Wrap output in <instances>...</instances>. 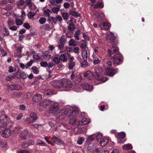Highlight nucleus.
I'll use <instances>...</instances> for the list:
<instances>
[{
	"mask_svg": "<svg viewBox=\"0 0 153 153\" xmlns=\"http://www.w3.org/2000/svg\"><path fill=\"white\" fill-rule=\"evenodd\" d=\"M71 110L65 109L60 111L59 113L58 117H56L57 121L61 120L66 117H70L71 115L74 118L79 115V112L77 110H72V112L71 111Z\"/></svg>",
	"mask_w": 153,
	"mask_h": 153,
	"instance_id": "f257e3e1",
	"label": "nucleus"
},
{
	"mask_svg": "<svg viewBox=\"0 0 153 153\" xmlns=\"http://www.w3.org/2000/svg\"><path fill=\"white\" fill-rule=\"evenodd\" d=\"M39 104L41 106L44 107L51 105L50 111L52 113H55L56 112L58 109V104L57 102H54L50 100H46L40 102Z\"/></svg>",
	"mask_w": 153,
	"mask_h": 153,
	"instance_id": "f03ea898",
	"label": "nucleus"
},
{
	"mask_svg": "<svg viewBox=\"0 0 153 153\" xmlns=\"http://www.w3.org/2000/svg\"><path fill=\"white\" fill-rule=\"evenodd\" d=\"M0 120L1 123L4 125L3 126H0V133L4 130L7 126L10 127L13 123L8 116L5 114H2L1 116Z\"/></svg>",
	"mask_w": 153,
	"mask_h": 153,
	"instance_id": "7ed1b4c3",
	"label": "nucleus"
},
{
	"mask_svg": "<svg viewBox=\"0 0 153 153\" xmlns=\"http://www.w3.org/2000/svg\"><path fill=\"white\" fill-rule=\"evenodd\" d=\"M93 89V87L87 84H82L80 87H77L76 89L77 92H80L83 91V89L91 91Z\"/></svg>",
	"mask_w": 153,
	"mask_h": 153,
	"instance_id": "20e7f679",
	"label": "nucleus"
},
{
	"mask_svg": "<svg viewBox=\"0 0 153 153\" xmlns=\"http://www.w3.org/2000/svg\"><path fill=\"white\" fill-rule=\"evenodd\" d=\"M102 69L101 67H98L95 69V71L96 74L97 76L99 77L97 78V79L99 81H102L104 82H106L107 79L105 77L102 76L101 77L100 74L102 72Z\"/></svg>",
	"mask_w": 153,
	"mask_h": 153,
	"instance_id": "39448f33",
	"label": "nucleus"
},
{
	"mask_svg": "<svg viewBox=\"0 0 153 153\" xmlns=\"http://www.w3.org/2000/svg\"><path fill=\"white\" fill-rule=\"evenodd\" d=\"M63 87L65 88L67 91H70L73 88V85L70 80L63 79Z\"/></svg>",
	"mask_w": 153,
	"mask_h": 153,
	"instance_id": "423d86ee",
	"label": "nucleus"
},
{
	"mask_svg": "<svg viewBox=\"0 0 153 153\" xmlns=\"http://www.w3.org/2000/svg\"><path fill=\"white\" fill-rule=\"evenodd\" d=\"M94 15L96 16L97 22H100L104 20L105 19V15L102 12L96 11L94 12Z\"/></svg>",
	"mask_w": 153,
	"mask_h": 153,
	"instance_id": "0eeeda50",
	"label": "nucleus"
},
{
	"mask_svg": "<svg viewBox=\"0 0 153 153\" xmlns=\"http://www.w3.org/2000/svg\"><path fill=\"white\" fill-rule=\"evenodd\" d=\"M123 57L122 55L119 53H116L114 58V63L118 65L122 63Z\"/></svg>",
	"mask_w": 153,
	"mask_h": 153,
	"instance_id": "6e6552de",
	"label": "nucleus"
},
{
	"mask_svg": "<svg viewBox=\"0 0 153 153\" xmlns=\"http://www.w3.org/2000/svg\"><path fill=\"white\" fill-rule=\"evenodd\" d=\"M117 72V70L112 68H107L105 71L104 74L105 75L110 76H113Z\"/></svg>",
	"mask_w": 153,
	"mask_h": 153,
	"instance_id": "1a4fd4ad",
	"label": "nucleus"
},
{
	"mask_svg": "<svg viewBox=\"0 0 153 153\" xmlns=\"http://www.w3.org/2000/svg\"><path fill=\"white\" fill-rule=\"evenodd\" d=\"M63 79L61 80H56L52 82V84L55 88H60L63 87Z\"/></svg>",
	"mask_w": 153,
	"mask_h": 153,
	"instance_id": "9d476101",
	"label": "nucleus"
},
{
	"mask_svg": "<svg viewBox=\"0 0 153 153\" xmlns=\"http://www.w3.org/2000/svg\"><path fill=\"white\" fill-rule=\"evenodd\" d=\"M126 136V134L124 132H121L118 134L117 141L120 143L124 142L125 140L124 137Z\"/></svg>",
	"mask_w": 153,
	"mask_h": 153,
	"instance_id": "9b49d317",
	"label": "nucleus"
},
{
	"mask_svg": "<svg viewBox=\"0 0 153 153\" xmlns=\"http://www.w3.org/2000/svg\"><path fill=\"white\" fill-rule=\"evenodd\" d=\"M25 2L29 8L31 10H34L36 9V7L31 0H25Z\"/></svg>",
	"mask_w": 153,
	"mask_h": 153,
	"instance_id": "f8f14e48",
	"label": "nucleus"
},
{
	"mask_svg": "<svg viewBox=\"0 0 153 153\" xmlns=\"http://www.w3.org/2000/svg\"><path fill=\"white\" fill-rule=\"evenodd\" d=\"M99 26L102 30H107L110 27V24L106 22H101L99 25Z\"/></svg>",
	"mask_w": 153,
	"mask_h": 153,
	"instance_id": "ddd939ff",
	"label": "nucleus"
},
{
	"mask_svg": "<svg viewBox=\"0 0 153 153\" xmlns=\"http://www.w3.org/2000/svg\"><path fill=\"white\" fill-rule=\"evenodd\" d=\"M108 53H109V56L111 55V53L115 54V53H119L118 52V48L116 47V45H112V47L110 49L108 50Z\"/></svg>",
	"mask_w": 153,
	"mask_h": 153,
	"instance_id": "4468645a",
	"label": "nucleus"
},
{
	"mask_svg": "<svg viewBox=\"0 0 153 153\" xmlns=\"http://www.w3.org/2000/svg\"><path fill=\"white\" fill-rule=\"evenodd\" d=\"M109 140V139L108 137H105L101 140L100 143L102 146H104L108 144Z\"/></svg>",
	"mask_w": 153,
	"mask_h": 153,
	"instance_id": "2eb2a0df",
	"label": "nucleus"
},
{
	"mask_svg": "<svg viewBox=\"0 0 153 153\" xmlns=\"http://www.w3.org/2000/svg\"><path fill=\"white\" fill-rule=\"evenodd\" d=\"M84 76L87 79H91L94 77V75L92 72L88 71L84 73Z\"/></svg>",
	"mask_w": 153,
	"mask_h": 153,
	"instance_id": "dca6fc26",
	"label": "nucleus"
},
{
	"mask_svg": "<svg viewBox=\"0 0 153 153\" xmlns=\"http://www.w3.org/2000/svg\"><path fill=\"white\" fill-rule=\"evenodd\" d=\"M52 139L54 142L58 145H62L64 144V143L56 136H53Z\"/></svg>",
	"mask_w": 153,
	"mask_h": 153,
	"instance_id": "f3484780",
	"label": "nucleus"
},
{
	"mask_svg": "<svg viewBox=\"0 0 153 153\" xmlns=\"http://www.w3.org/2000/svg\"><path fill=\"white\" fill-rule=\"evenodd\" d=\"M89 54L88 53L87 51L83 49L82 52V56L84 60H87L88 57L89 56Z\"/></svg>",
	"mask_w": 153,
	"mask_h": 153,
	"instance_id": "a211bd4d",
	"label": "nucleus"
},
{
	"mask_svg": "<svg viewBox=\"0 0 153 153\" xmlns=\"http://www.w3.org/2000/svg\"><path fill=\"white\" fill-rule=\"evenodd\" d=\"M90 121V120L89 118H84L82 119L81 121H79L78 124V126L82 125H85L88 124L89 123Z\"/></svg>",
	"mask_w": 153,
	"mask_h": 153,
	"instance_id": "6ab92c4d",
	"label": "nucleus"
},
{
	"mask_svg": "<svg viewBox=\"0 0 153 153\" xmlns=\"http://www.w3.org/2000/svg\"><path fill=\"white\" fill-rule=\"evenodd\" d=\"M10 135V130L7 128L2 133V136L4 138H7Z\"/></svg>",
	"mask_w": 153,
	"mask_h": 153,
	"instance_id": "aec40b11",
	"label": "nucleus"
},
{
	"mask_svg": "<svg viewBox=\"0 0 153 153\" xmlns=\"http://www.w3.org/2000/svg\"><path fill=\"white\" fill-rule=\"evenodd\" d=\"M115 39L114 34L112 32H110L107 34L106 39L107 40H113Z\"/></svg>",
	"mask_w": 153,
	"mask_h": 153,
	"instance_id": "412c9836",
	"label": "nucleus"
},
{
	"mask_svg": "<svg viewBox=\"0 0 153 153\" xmlns=\"http://www.w3.org/2000/svg\"><path fill=\"white\" fill-rule=\"evenodd\" d=\"M42 98V95L39 94H37L33 96V100L35 102H37L40 100Z\"/></svg>",
	"mask_w": 153,
	"mask_h": 153,
	"instance_id": "4be33fe9",
	"label": "nucleus"
},
{
	"mask_svg": "<svg viewBox=\"0 0 153 153\" xmlns=\"http://www.w3.org/2000/svg\"><path fill=\"white\" fill-rule=\"evenodd\" d=\"M22 94L21 92L18 93L16 92L13 93L11 94V96L12 98H16L20 97L21 96Z\"/></svg>",
	"mask_w": 153,
	"mask_h": 153,
	"instance_id": "5701e85b",
	"label": "nucleus"
},
{
	"mask_svg": "<svg viewBox=\"0 0 153 153\" xmlns=\"http://www.w3.org/2000/svg\"><path fill=\"white\" fill-rule=\"evenodd\" d=\"M132 148V145L129 143L124 144L123 146V149L125 150H128L131 149Z\"/></svg>",
	"mask_w": 153,
	"mask_h": 153,
	"instance_id": "b1692460",
	"label": "nucleus"
},
{
	"mask_svg": "<svg viewBox=\"0 0 153 153\" xmlns=\"http://www.w3.org/2000/svg\"><path fill=\"white\" fill-rule=\"evenodd\" d=\"M28 134V131H27V130H25L22 131L20 137L23 139H25L26 138V136Z\"/></svg>",
	"mask_w": 153,
	"mask_h": 153,
	"instance_id": "393cba45",
	"label": "nucleus"
},
{
	"mask_svg": "<svg viewBox=\"0 0 153 153\" xmlns=\"http://www.w3.org/2000/svg\"><path fill=\"white\" fill-rule=\"evenodd\" d=\"M103 7L104 5L103 3L102 2L100 1L95 4V5H94V8H102Z\"/></svg>",
	"mask_w": 153,
	"mask_h": 153,
	"instance_id": "a878e982",
	"label": "nucleus"
},
{
	"mask_svg": "<svg viewBox=\"0 0 153 153\" xmlns=\"http://www.w3.org/2000/svg\"><path fill=\"white\" fill-rule=\"evenodd\" d=\"M69 13L71 15L74 16L76 18L79 17L80 16V14L79 13L76 11H72L71 10H70L69 11Z\"/></svg>",
	"mask_w": 153,
	"mask_h": 153,
	"instance_id": "bb28decb",
	"label": "nucleus"
},
{
	"mask_svg": "<svg viewBox=\"0 0 153 153\" xmlns=\"http://www.w3.org/2000/svg\"><path fill=\"white\" fill-rule=\"evenodd\" d=\"M2 32L3 35L4 36H6L9 35L10 33L8 30L5 27H4L3 28V30L2 31Z\"/></svg>",
	"mask_w": 153,
	"mask_h": 153,
	"instance_id": "cd10ccee",
	"label": "nucleus"
},
{
	"mask_svg": "<svg viewBox=\"0 0 153 153\" xmlns=\"http://www.w3.org/2000/svg\"><path fill=\"white\" fill-rule=\"evenodd\" d=\"M14 24V22L13 19L10 17H9L8 20L7 21L8 26V27H10L11 26L13 25Z\"/></svg>",
	"mask_w": 153,
	"mask_h": 153,
	"instance_id": "c85d7f7f",
	"label": "nucleus"
},
{
	"mask_svg": "<svg viewBox=\"0 0 153 153\" xmlns=\"http://www.w3.org/2000/svg\"><path fill=\"white\" fill-rule=\"evenodd\" d=\"M59 58L60 59V60H61L64 62H67V57L65 54H62Z\"/></svg>",
	"mask_w": 153,
	"mask_h": 153,
	"instance_id": "c756f323",
	"label": "nucleus"
},
{
	"mask_svg": "<svg viewBox=\"0 0 153 153\" xmlns=\"http://www.w3.org/2000/svg\"><path fill=\"white\" fill-rule=\"evenodd\" d=\"M80 30H76L75 33L74 37L77 40L79 41V36L80 33Z\"/></svg>",
	"mask_w": 153,
	"mask_h": 153,
	"instance_id": "7c9ffc66",
	"label": "nucleus"
},
{
	"mask_svg": "<svg viewBox=\"0 0 153 153\" xmlns=\"http://www.w3.org/2000/svg\"><path fill=\"white\" fill-rule=\"evenodd\" d=\"M51 12V11L49 9L46 10L44 12L45 16V17H49L50 16V14Z\"/></svg>",
	"mask_w": 153,
	"mask_h": 153,
	"instance_id": "2f4dec72",
	"label": "nucleus"
},
{
	"mask_svg": "<svg viewBox=\"0 0 153 153\" xmlns=\"http://www.w3.org/2000/svg\"><path fill=\"white\" fill-rule=\"evenodd\" d=\"M95 137V135L92 134L89 136L87 140V142H89L94 140Z\"/></svg>",
	"mask_w": 153,
	"mask_h": 153,
	"instance_id": "473e14b6",
	"label": "nucleus"
},
{
	"mask_svg": "<svg viewBox=\"0 0 153 153\" xmlns=\"http://www.w3.org/2000/svg\"><path fill=\"white\" fill-rule=\"evenodd\" d=\"M90 65L87 62V60H84V61L81 64V67L84 68H86L90 66Z\"/></svg>",
	"mask_w": 153,
	"mask_h": 153,
	"instance_id": "72a5a7b5",
	"label": "nucleus"
},
{
	"mask_svg": "<svg viewBox=\"0 0 153 153\" xmlns=\"http://www.w3.org/2000/svg\"><path fill=\"white\" fill-rule=\"evenodd\" d=\"M30 117L33 121H35L37 119V115L36 113H32L30 114Z\"/></svg>",
	"mask_w": 153,
	"mask_h": 153,
	"instance_id": "f704fd0d",
	"label": "nucleus"
},
{
	"mask_svg": "<svg viewBox=\"0 0 153 153\" xmlns=\"http://www.w3.org/2000/svg\"><path fill=\"white\" fill-rule=\"evenodd\" d=\"M53 61L56 64H59L60 61L59 58L57 56L54 57L53 59Z\"/></svg>",
	"mask_w": 153,
	"mask_h": 153,
	"instance_id": "c9c22d12",
	"label": "nucleus"
},
{
	"mask_svg": "<svg viewBox=\"0 0 153 153\" xmlns=\"http://www.w3.org/2000/svg\"><path fill=\"white\" fill-rule=\"evenodd\" d=\"M94 143H90L88 145L87 149L88 150L90 151H92V149H94Z\"/></svg>",
	"mask_w": 153,
	"mask_h": 153,
	"instance_id": "e433bc0d",
	"label": "nucleus"
},
{
	"mask_svg": "<svg viewBox=\"0 0 153 153\" xmlns=\"http://www.w3.org/2000/svg\"><path fill=\"white\" fill-rule=\"evenodd\" d=\"M85 140V138L84 137H81L78 138L77 141V143L79 145H81Z\"/></svg>",
	"mask_w": 153,
	"mask_h": 153,
	"instance_id": "4c0bfd02",
	"label": "nucleus"
},
{
	"mask_svg": "<svg viewBox=\"0 0 153 153\" xmlns=\"http://www.w3.org/2000/svg\"><path fill=\"white\" fill-rule=\"evenodd\" d=\"M68 44L70 46H74L76 45V43L75 41L71 39L69 41Z\"/></svg>",
	"mask_w": 153,
	"mask_h": 153,
	"instance_id": "58836bf2",
	"label": "nucleus"
},
{
	"mask_svg": "<svg viewBox=\"0 0 153 153\" xmlns=\"http://www.w3.org/2000/svg\"><path fill=\"white\" fill-rule=\"evenodd\" d=\"M36 13H33L31 11L29 12L28 14V16L29 19H32L33 17L35 16Z\"/></svg>",
	"mask_w": 153,
	"mask_h": 153,
	"instance_id": "ea45409f",
	"label": "nucleus"
},
{
	"mask_svg": "<svg viewBox=\"0 0 153 153\" xmlns=\"http://www.w3.org/2000/svg\"><path fill=\"white\" fill-rule=\"evenodd\" d=\"M30 117L27 118L25 120V122L26 123H33L34 121L32 120Z\"/></svg>",
	"mask_w": 153,
	"mask_h": 153,
	"instance_id": "a19ab883",
	"label": "nucleus"
},
{
	"mask_svg": "<svg viewBox=\"0 0 153 153\" xmlns=\"http://www.w3.org/2000/svg\"><path fill=\"white\" fill-rule=\"evenodd\" d=\"M60 10V8L59 7H54L52 8V11L54 13L57 14L58 12Z\"/></svg>",
	"mask_w": 153,
	"mask_h": 153,
	"instance_id": "79ce46f5",
	"label": "nucleus"
},
{
	"mask_svg": "<svg viewBox=\"0 0 153 153\" xmlns=\"http://www.w3.org/2000/svg\"><path fill=\"white\" fill-rule=\"evenodd\" d=\"M65 36H63L62 37L60 38L59 39V42L61 44H64L66 41Z\"/></svg>",
	"mask_w": 153,
	"mask_h": 153,
	"instance_id": "37998d69",
	"label": "nucleus"
},
{
	"mask_svg": "<svg viewBox=\"0 0 153 153\" xmlns=\"http://www.w3.org/2000/svg\"><path fill=\"white\" fill-rule=\"evenodd\" d=\"M15 23L17 25L20 26L23 23V21L19 19H16L15 21Z\"/></svg>",
	"mask_w": 153,
	"mask_h": 153,
	"instance_id": "c03bdc74",
	"label": "nucleus"
},
{
	"mask_svg": "<svg viewBox=\"0 0 153 153\" xmlns=\"http://www.w3.org/2000/svg\"><path fill=\"white\" fill-rule=\"evenodd\" d=\"M14 90H20L22 89V87L19 85L13 84Z\"/></svg>",
	"mask_w": 153,
	"mask_h": 153,
	"instance_id": "a18cd8bd",
	"label": "nucleus"
},
{
	"mask_svg": "<svg viewBox=\"0 0 153 153\" xmlns=\"http://www.w3.org/2000/svg\"><path fill=\"white\" fill-rule=\"evenodd\" d=\"M33 73L35 74H37L39 73L38 68L35 66H33L32 68Z\"/></svg>",
	"mask_w": 153,
	"mask_h": 153,
	"instance_id": "49530a36",
	"label": "nucleus"
},
{
	"mask_svg": "<svg viewBox=\"0 0 153 153\" xmlns=\"http://www.w3.org/2000/svg\"><path fill=\"white\" fill-rule=\"evenodd\" d=\"M46 19L44 17H41L39 20V22L41 24H44L46 22Z\"/></svg>",
	"mask_w": 153,
	"mask_h": 153,
	"instance_id": "de8ad7c7",
	"label": "nucleus"
},
{
	"mask_svg": "<svg viewBox=\"0 0 153 153\" xmlns=\"http://www.w3.org/2000/svg\"><path fill=\"white\" fill-rule=\"evenodd\" d=\"M95 137H96V139L97 140H100L103 137V135L101 133H99L97 135H95Z\"/></svg>",
	"mask_w": 153,
	"mask_h": 153,
	"instance_id": "09e8293b",
	"label": "nucleus"
},
{
	"mask_svg": "<svg viewBox=\"0 0 153 153\" xmlns=\"http://www.w3.org/2000/svg\"><path fill=\"white\" fill-rule=\"evenodd\" d=\"M68 68L70 69H72L73 68L75 65L74 62H69Z\"/></svg>",
	"mask_w": 153,
	"mask_h": 153,
	"instance_id": "8fccbe9b",
	"label": "nucleus"
},
{
	"mask_svg": "<svg viewBox=\"0 0 153 153\" xmlns=\"http://www.w3.org/2000/svg\"><path fill=\"white\" fill-rule=\"evenodd\" d=\"M69 26L68 27V29L71 30H74L75 28V27L74 25L72 23L71 24H69Z\"/></svg>",
	"mask_w": 153,
	"mask_h": 153,
	"instance_id": "3c124183",
	"label": "nucleus"
},
{
	"mask_svg": "<svg viewBox=\"0 0 153 153\" xmlns=\"http://www.w3.org/2000/svg\"><path fill=\"white\" fill-rule=\"evenodd\" d=\"M62 15L65 21H67L68 19V14L67 13H64L62 14Z\"/></svg>",
	"mask_w": 153,
	"mask_h": 153,
	"instance_id": "603ef678",
	"label": "nucleus"
},
{
	"mask_svg": "<svg viewBox=\"0 0 153 153\" xmlns=\"http://www.w3.org/2000/svg\"><path fill=\"white\" fill-rule=\"evenodd\" d=\"M35 128H36L38 130H40L42 128V125H37V124L32 125Z\"/></svg>",
	"mask_w": 153,
	"mask_h": 153,
	"instance_id": "864d4df0",
	"label": "nucleus"
},
{
	"mask_svg": "<svg viewBox=\"0 0 153 153\" xmlns=\"http://www.w3.org/2000/svg\"><path fill=\"white\" fill-rule=\"evenodd\" d=\"M28 76L24 72H22L21 73V77L23 79H25Z\"/></svg>",
	"mask_w": 153,
	"mask_h": 153,
	"instance_id": "5fc2aeb1",
	"label": "nucleus"
},
{
	"mask_svg": "<svg viewBox=\"0 0 153 153\" xmlns=\"http://www.w3.org/2000/svg\"><path fill=\"white\" fill-rule=\"evenodd\" d=\"M33 58L36 59H40V55L39 54L37 53H34L33 55Z\"/></svg>",
	"mask_w": 153,
	"mask_h": 153,
	"instance_id": "6e6d98bb",
	"label": "nucleus"
},
{
	"mask_svg": "<svg viewBox=\"0 0 153 153\" xmlns=\"http://www.w3.org/2000/svg\"><path fill=\"white\" fill-rule=\"evenodd\" d=\"M40 64L41 66L44 67H47L48 63L46 61H42L40 63Z\"/></svg>",
	"mask_w": 153,
	"mask_h": 153,
	"instance_id": "4d7b16f0",
	"label": "nucleus"
},
{
	"mask_svg": "<svg viewBox=\"0 0 153 153\" xmlns=\"http://www.w3.org/2000/svg\"><path fill=\"white\" fill-rule=\"evenodd\" d=\"M33 62V60H30L29 62H27L26 65H25V68H27L31 66Z\"/></svg>",
	"mask_w": 153,
	"mask_h": 153,
	"instance_id": "13d9d810",
	"label": "nucleus"
},
{
	"mask_svg": "<svg viewBox=\"0 0 153 153\" xmlns=\"http://www.w3.org/2000/svg\"><path fill=\"white\" fill-rule=\"evenodd\" d=\"M36 144H37L39 145L40 146H45V144L42 140H37Z\"/></svg>",
	"mask_w": 153,
	"mask_h": 153,
	"instance_id": "bf43d9fd",
	"label": "nucleus"
},
{
	"mask_svg": "<svg viewBox=\"0 0 153 153\" xmlns=\"http://www.w3.org/2000/svg\"><path fill=\"white\" fill-rule=\"evenodd\" d=\"M76 120L74 118H71L69 121L71 125H74L75 124Z\"/></svg>",
	"mask_w": 153,
	"mask_h": 153,
	"instance_id": "052dcab7",
	"label": "nucleus"
},
{
	"mask_svg": "<svg viewBox=\"0 0 153 153\" xmlns=\"http://www.w3.org/2000/svg\"><path fill=\"white\" fill-rule=\"evenodd\" d=\"M100 62V59L97 58V59H94L93 60V63L94 64H99Z\"/></svg>",
	"mask_w": 153,
	"mask_h": 153,
	"instance_id": "680f3d73",
	"label": "nucleus"
},
{
	"mask_svg": "<svg viewBox=\"0 0 153 153\" xmlns=\"http://www.w3.org/2000/svg\"><path fill=\"white\" fill-rule=\"evenodd\" d=\"M23 26L27 29H29L30 27L29 24L27 23H24L23 25Z\"/></svg>",
	"mask_w": 153,
	"mask_h": 153,
	"instance_id": "e2e57ef3",
	"label": "nucleus"
},
{
	"mask_svg": "<svg viewBox=\"0 0 153 153\" xmlns=\"http://www.w3.org/2000/svg\"><path fill=\"white\" fill-rule=\"evenodd\" d=\"M44 94H46L47 95H50L52 94V92L51 90L49 89L48 90H45L44 92Z\"/></svg>",
	"mask_w": 153,
	"mask_h": 153,
	"instance_id": "0e129e2a",
	"label": "nucleus"
},
{
	"mask_svg": "<svg viewBox=\"0 0 153 153\" xmlns=\"http://www.w3.org/2000/svg\"><path fill=\"white\" fill-rule=\"evenodd\" d=\"M7 89L8 90L10 91L14 90L13 84L8 86Z\"/></svg>",
	"mask_w": 153,
	"mask_h": 153,
	"instance_id": "69168bd1",
	"label": "nucleus"
},
{
	"mask_svg": "<svg viewBox=\"0 0 153 153\" xmlns=\"http://www.w3.org/2000/svg\"><path fill=\"white\" fill-rule=\"evenodd\" d=\"M80 47L82 49L86 50V48H88L87 45L85 43H82L80 45Z\"/></svg>",
	"mask_w": 153,
	"mask_h": 153,
	"instance_id": "338daca9",
	"label": "nucleus"
},
{
	"mask_svg": "<svg viewBox=\"0 0 153 153\" xmlns=\"http://www.w3.org/2000/svg\"><path fill=\"white\" fill-rule=\"evenodd\" d=\"M73 51L75 53L78 54L79 52V48L77 47H75L74 48Z\"/></svg>",
	"mask_w": 153,
	"mask_h": 153,
	"instance_id": "774afa93",
	"label": "nucleus"
}]
</instances>
